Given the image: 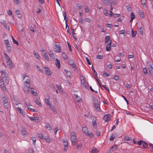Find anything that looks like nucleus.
Masks as SVG:
<instances>
[{
  "label": "nucleus",
  "instance_id": "nucleus-1",
  "mask_svg": "<svg viewBox=\"0 0 153 153\" xmlns=\"http://www.w3.org/2000/svg\"><path fill=\"white\" fill-rule=\"evenodd\" d=\"M82 130L85 134L88 136L89 137L93 138L94 137V135L92 132L90 131H89L87 127H82Z\"/></svg>",
  "mask_w": 153,
  "mask_h": 153
},
{
  "label": "nucleus",
  "instance_id": "nucleus-2",
  "mask_svg": "<svg viewBox=\"0 0 153 153\" xmlns=\"http://www.w3.org/2000/svg\"><path fill=\"white\" fill-rule=\"evenodd\" d=\"M53 51L56 53H60L61 51V48L59 44L56 43L53 47Z\"/></svg>",
  "mask_w": 153,
  "mask_h": 153
},
{
  "label": "nucleus",
  "instance_id": "nucleus-3",
  "mask_svg": "<svg viewBox=\"0 0 153 153\" xmlns=\"http://www.w3.org/2000/svg\"><path fill=\"white\" fill-rule=\"evenodd\" d=\"M30 87V82H24V90L26 94H28L29 93V89Z\"/></svg>",
  "mask_w": 153,
  "mask_h": 153
},
{
  "label": "nucleus",
  "instance_id": "nucleus-4",
  "mask_svg": "<svg viewBox=\"0 0 153 153\" xmlns=\"http://www.w3.org/2000/svg\"><path fill=\"white\" fill-rule=\"evenodd\" d=\"M71 138L73 142L72 145L73 146H74L75 145V143L76 140V135L75 133L73 132L71 133Z\"/></svg>",
  "mask_w": 153,
  "mask_h": 153
},
{
  "label": "nucleus",
  "instance_id": "nucleus-5",
  "mask_svg": "<svg viewBox=\"0 0 153 153\" xmlns=\"http://www.w3.org/2000/svg\"><path fill=\"white\" fill-rule=\"evenodd\" d=\"M62 13L63 14V15L64 17V19L65 20V23L66 25V29H67V27H68V25L67 24V20L68 19L66 17V12L65 11H63L62 12ZM67 31H68V29L67 30Z\"/></svg>",
  "mask_w": 153,
  "mask_h": 153
},
{
  "label": "nucleus",
  "instance_id": "nucleus-6",
  "mask_svg": "<svg viewBox=\"0 0 153 153\" xmlns=\"http://www.w3.org/2000/svg\"><path fill=\"white\" fill-rule=\"evenodd\" d=\"M81 82L82 86L85 88H86L88 85V82L84 79L82 77L81 79Z\"/></svg>",
  "mask_w": 153,
  "mask_h": 153
},
{
  "label": "nucleus",
  "instance_id": "nucleus-7",
  "mask_svg": "<svg viewBox=\"0 0 153 153\" xmlns=\"http://www.w3.org/2000/svg\"><path fill=\"white\" fill-rule=\"evenodd\" d=\"M22 78L24 80V82H30V80L28 76L25 74L23 75Z\"/></svg>",
  "mask_w": 153,
  "mask_h": 153
},
{
  "label": "nucleus",
  "instance_id": "nucleus-8",
  "mask_svg": "<svg viewBox=\"0 0 153 153\" xmlns=\"http://www.w3.org/2000/svg\"><path fill=\"white\" fill-rule=\"evenodd\" d=\"M29 119L32 121H34V122L36 123H38L39 121V118L38 117H29Z\"/></svg>",
  "mask_w": 153,
  "mask_h": 153
},
{
  "label": "nucleus",
  "instance_id": "nucleus-9",
  "mask_svg": "<svg viewBox=\"0 0 153 153\" xmlns=\"http://www.w3.org/2000/svg\"><path fill=\"white\" fill-rule=\"evenodd\" d=\"M74 97L75 100L77 102L79 103H81L82 102V100L80 97L78 96V95L74 94Z\"/></svg>",
  "mask_w": 153,
  "mask_h": 153
},
{
  "label": "nucleus",
  "instance_id": "nucleus-10",
  "mask_svg": "<svg viewBox=\"0 0 153 153\" xmlns=\"http://www.w3.org/2000/svg\"><path fill=\"white\" fill-rule=\"evenodd\" d=\"M147 66L148 67V69L149 71L150 74L153 76V68L151 65L148 64Z\"/></svg>",
  "mask_w": 153,
  "mask_h": 153
},
{
  "label": "nucleus",
  "instance_id": "nucleus-11",
  "mask_svg": "<svg viewBox=\"0 0 153 153\" xmlns=\"http://www.w3.org/2000/svg\"><path fill=\"white\" fill-rule=\"evenodd\" d=\"M97 119L95 117H94L92 121V124L93 127L95 128H97Z\"/></svg>",
  "mask_w": 153,
  "mask_h": 153
},
{
  "label": "nucleus",
  "instance_id": "nucleus-12",
  "mask_svg": "<svg viewBox=\"0 0 153 153\" xmlns=\"http://www.w3.org/2000/svg\"><path fill=\"white\" fill-rule=\"evenodd\" d=\"M91 153H97L98 150L95 147H93L90 149Z\"/></svg>",
  "mask_w": 153,
  "mask_h": 153
},
{
  "label": "nucleus",
  "instance_id": "nucleus-13",
  "mask_svg": "<svg viewBox=\"0 0 153 153\" xmlns=\"http://www.w3.org/2000/svg\"><path fill=\"white\" fill-rule=\"evenodd\" d=\"M109 116L110 115L109 114H106L103 117V120L106 122L109 121L110 119Z\"/></svg>",
  "mask_w": 153,
  "mask_h": 153
},
{
  "label": "nucleus",
  "instance_id": "nucleus-14",
  "mask_svg": "<svg viewBox=\"0 0 153 153\" xmlns=\"http://www.w3.org/2000/svg\"><path fill=\"white\" fill-rule=\"evenodd\" d=\"M1 73L3 78H7L8 76V75L5 71H1Z\"/></svg>",
  "mask_w": 153,
  "mask_h": 153
},
{
  "label": "nucleus",
  "instance_id": "nucleus-15",
  "mask_svg": "<svg viewBox=\"0 0 153 153\" xmlns=\"http://www.w3.org/2000/svg\"><path fill=\"white\" fill-rule=\"evenodd\" d=\"M47 97L48 99H44V101L46 105H47L49 106L51 104L50 103V102L49 100V99H50V97H49V96L48 95V96Z\"/></svg>",
  "mask_w": 153,
  "mask_h": 153
},
{
  "label": "nucleus",
  "instance_id": "nucleus-16",
  "mask_svg": "<svg viewBox=\"0 0 153 153\" xmlns=\"http://www.w3.org/2000/svg\"><path fill=\"white\" fill-rule=\"evenodd\" d=\"M46 74L48 76H50L51 74V72L48 70L47 67H44Z\"/></svg>",
  "mask_w": 153,
  "mask_h": 153
},
{
  "label": "nucleus",
  "instance_id": "nucleus-17",
  "mask_svg": "<svg viewBox=\"0 0 153 153\" xmlns=\"http://www.w3.org/2000/svg\"><path fill=\"white\" fill-rule=\"evenodd\" d=\"M111 40L110 41L108 44L106 46V50L107 51H110L111 50L110 48L111 47Z\"/></svg>",
  "mask_w": 153,
  "mask_h": 153
},
{
  "label": "nucleus",
  "instance_id": "nucleus-18",
  "mask_svg": "<svg viewBox=\"0 0 153 153\" xmlns=\"http://www.w3.org/2000/svg\"><path fill=\"white\" fill-rule=\"evenodd\" d=\"M17 110L20 113L22 116H24L25 115V114L24 113L23 110L22 109L18 107L16 108Z\"/></svg>",
  "mask_w": 153,
  "mask_h": 153
},
{
  "label": "nucleus",
  "instance_id": "nucleus-19",
  "mask_svg": "<svg viewBox=\"0 0 153 153\" xmlns=\"http://www.w3.org/2000/svg\"><path fill=\"white\" fill-rule=\"evenodd\" d=\"M65 71L66 73L67 76L68 77L70 78H71L72 77V75L71 72L70 71H67L66 70H65Z\"/></svg>",
  "mask_w": 153,
  "mask_h": 153
},
{
  "label": "nucleus",
  "instance_id": "nucleus-20",
  "mask_svg": "<svg viewBox=\"0 0 153 153\" xmlns=\"http://www.w3.org/2000/svg\"><path fill=\"white\" fill-rule=\"evenodd\" d=\"M56 65L58 68H59L60 67V65L59 60L57 58L56 59L55 62Z\"/></svg>",
  "mask_w": 153,
  "mask_h": 153
},
{
  "label": "nucleus",
  "instance_id": "nucleus-21",
  "mask_svg": "<svg viewBox=\"0 0 153 153\" xmlns=\"http://www.w3.org/2000/svg\"><path fill=\"white\" fill-rule=\"evenodd\" d=\"M48 54L49 55L50 57L53 59H55V57L54 56V54H53L52 51H49Z\"/></svg>",
  "mask_w": 153,
  "mask_h": 153
},
{
  "label": "nucleus",
  "instance_id": "nucleus-22",
  "mask_svg": "<svg viewBox=\"0 0 153 153\" xmlns=\"http://www.w3.org/2000/svg\"><path fill=\"white\" fill-rule=\"evenodd\" d=\"M0 23L3 25L5 28H7L8 27L7 24L6 23V22L4 20H1L0 21Z\"/></svg>",
  "mask_w": 153,
  "mask_h": 153
},
{
  "label": "nucleus",
  "instance_id": "nucleus-23",
  "mask_svg": "<svg viewBox=\"0 0 153 153\" xmlns=\"http://www.w3.org/2000/svg\"><path fill=\"white\" fill-rule=\"evenodd\" d=\"M45 128L49 130H51V127L49 123H47L45 124Z\"/></svg>",
  "mask_w": 153,
  "mask_h": 153
},
{
  "label": "nucleus",
  "instance_id": "nucleus-24",
  "mask_svg": "<svg viewBox=\"0 0 153 153\" xmlns=\"http://www.w3.org/2000/svg\"><path fill=\"white\" fill-rule=\"evenodd\" d=\"M116 135V134L115 133L112 134L110 138V140L113 141L115 138Z\"/></svg>",
  "mask_w": 153,
  "mask_h": 153
},
{
  "label": "nucleus",
  "instance_id": "nucleus-25",
  "mask_svg": "<svg viewBox=\"0 0 153 153\" xmlns=\"http://www.w3.org/2000/svg\"><path fill=\"white\" fill-rule=\"evenodd\" d=\"M7 62L10 68H13L14 65L12 64L11 60Z\"/></svg>",
  "mask_w": 153,
  "mask_h": 153
},
{
  "label": "nucleus",
  "instance_id": "nucleus-26",
  "mask_svg": "<svg viewBox=\"0 0 153 153\" xmlns=\"http://www.w3.org/2000/svg\"><path fill=\"white\" fill-rule=\"evenodd\" d=\"M33 54L35 58L38 59H40V57L38 53L34 51L33 52Z\"/></svg>",
  "mask_w": 153,
  "mask_h": 153
},
{
  "label": "nucleus",
  "instance_id": "nucleus-27",
  "mask_svg": "<svg viewBox=\"0 0 153 153\" xmlns=\"http://www.w3.org/2000/svg\"><path fill=\"white\" fill-rule=\"evenodd\" d=\"M2 100L3 104L8 102V100L5 97L2 98Z\"/></svg>",
  "mask_w": 153,
  "mask_h": 153
},
{
  "label": "nucleus",
  "instance_id": "nucleus-28",
  "mask_svg": "<svg viewBox=\"0 0 153 153\" xmlns=\"http://www.w3.org/2000/svg\"><path fill=\"white\" fill-rule=\"evenodd\" d=\"M1 88L4 91H6V89L5 87L4 86V84H1L0 85Z\"/></svg>",
  "mask_w": 153,
  "mask_h": 153
},
{
  "label": "nucleus",
  "instance_id": "nucleus-29",
  "mask_svg": "<svg viewBox=\"0 0 153 153\" xmlns=\"http://www.w3.org/2000/svg\"><path fill=\"white\" fill-rule=\"evenodd\" d=\"M143 146V148H146L147 147L148 145L144 141H143V142L142 143Z\"/></svg>",
  "mask_w": 153,
  "mask_h": 153
},
{
  "label": "nucleus",
  "instance_id": "nucleus-30",
  "mask_svg": "<svg viewBox=\"0 0 153 153\" xmlns=\"http://www.w3.org/2000/svg\"><path fill=\"white\" fill-rule=\"evenodd\" d=\"M138 31L141 34H143V29L142 27H138Z\"/></svg>",
  "mask_w": 153,
  "mask_h": 153
},
{
  "label": "nucleus",
  "instance_id": "nucleus-31",
  "mask_svg": "<svg viewBox=\"0 0 153 153\" xmlns=\"http://www.w3.org/2000/svg\"><path fill=\"white\" fill-rule=\"evenodd\" d=\"M35 102L36 104L38 105L40 107H41L42 106V105L38 99L36 100L35 101Z\"/></svg>",
  "mask_w": 153,
  "mask_h": 153
},
{
  "label": "nucleus",
  "instance_id": "nucleus-32",
  "mask_svg": "<svg viewBox=\"0 0 153 153\" xmlns=\"http://www.w3.org/2000/svg\"><path fill=\"white\" fill-rule=\"evenodd\" d=\"M21 132L22 134L23 135H26L27 134V132L24 129H22L21 130Z\"/></svg>",
  "mask_w": 153,
  "mask_h": 153
},
{
  "label": "nucleus",
  "instance_id": "nucleus-33",
  "mask_svg": "<svg viewBox=\"0 0 153 153\" xmlns=\"http://www.w3.org/2000/svg\"><path fill=\"white\" fill-rule=\"evenodd\" d=\"M50 109L53 111L55 112L56 111V108L54 107L53 106L51 105V104L49 105Z\"/></svg>",
  "mask_w": 153,
  "mask_h": 153
},
{
  "label": "nucleus",
  "instance_id": "nucleus-34",
  "mask_svg": "<svg viewBox=\"0 0 153 153\" xmlns=\"http://www.w3.org/2000/svg\"><path fill=\"white\" fill-rule=\"evenodd\" d=\"M76 7L78 10H80L82 7V5L79 3L76 4Z\"/></svg>",
  "mask_w": 153,
  "mask_h": 153
},
{
  "label": "nucleus",
  "instance_id": "nucleus-35",
  "mask_svg": "<svg viewBox=\"0 0 153 153\" xmlns=\"http://www.w3.org/2000/svg\"><path fill=\"white\" fill-rule=\"evenodd\" d=\"M72 33L73 37V38H74V39H76L77 38V36L76 35V33H74V31H73V30H72Z\"/></svg>",
  "mask_w": 153,
  "mask_h": 153
},
{
  "label": "nucleus",
  "instance_id": "nucleus-36",
  "mask_svg": "<svg viewBox=\"0 0 153 153\" xmlns=\"http://www.w3.org/2000/svg\"><path fill=\"white\" fill-rule=\"evenodd\" d=\"M68 63L70 65H71L74 64V62L73 60L70 59L68 60Z\"/></svg>",
  "mask_w": 153,
  "mask_h": 153
},
{
  "label": "nucleus",
  "instance_id": "nucleus-37",
  "mask_svg": "<svg viewBox=\"0 0 153 153\" xmlns=\"http://www.w3.org/2000/svg\"><path fill=\"white\" fill-rule=\"evenodd\" d=\"M71 67L74 70H77V67L75 64L74 63L72 65H71Z\"/></svg>",
  "mask_w": 153,
  "mask_h": 153
},
{
  "label": "nucleus",
  "instance_id": "nucleus-38",
  "mask_svg": "<svg viewBox=\"0 0 153 153\" xmlns=\"http://www.w3.org/2000/svg\"><path fill=\"white\" fill-rule=\"evenodd\" d=\"M137 34L136 31H134L133 30H132V36L133 37H135Z\"/></svg>",
  "mask_w": 153,
  "mask_h": 153
},
{
  "label": "nucleus",
  "instance_id": "nucleus-39",
  "mask_svg": "<svg viewBox=\"0 0 153 153\" xmlns=\"http://www.w3.org/2000/svg\"><path fill=\"white\" fill-rule=\"evenodd\" d=\"M62 56L63 58L65 59H67V57L66 54L64 53H62Z\"/></svg>",
  "mask_w": 153,
  "mask_h": 153
},
{
  "label": "nucleus",
  "instance_id": "nucleus-40",
  "mask_svg": "<svg viewBox=\"0 0 153 153\" xmlns=\"http://www.w3.org/2000/svg\"><path fill=\"white\" fill-rule=\"evenodd\" d=\"M41 54L43 56L47 55L46 51L45 50H42L41 51Z\"/></svg>",
  "mask_w": 153,
  "mask_h": 153
},
{
  "label": "nucleus",
  "instance_id": "nucleus-41",
  "mask_svg": "<svg viewBox=\"0 0 153 153\" xmlns=\"http://www.w3.org/2000/svg\"><path fill=\"white\" fill-rule=\"evenodd\" d=\"M110 37L108 36H106L105 37V41L106 43H107L110 40Z\"/></svg>",
  "mask_w": 153,
  "mask_h": 153
},
{
  "label": "nucleus",
  "instance_id": "nucleus-42",
  "mask_svg": "<svg viewBox=\"0 0 153 153\" xmlns=\"http://www.w3.org/2000/svg\"><path fill=\"white\" fill-rule=\"evenodd\" d=\"M143 71L145 75H146L147 74V69L146 67L143 68Z\"/></svg>",
  "mask_w": 153,
  "mask_h": 153
},
{
  "label": "nucleus",
  "instance_id": "nucleus-43",
  "mask_svg": "<svg viewBox=\"0 0 153 153\" xmlns=\"http://www.w3.org/2000/svg\"><path fill=\"white\" fill-rule=\"evenodd\" d=\"M4 41L5 44L6 46H9L10 45L9 41L8 40H4Z\"/></svg>",
  "mask_w": 153,
  "mask_h": 153
},
{
  "label": "nucleus",
  "instance_id": "nucleus-44",
  "mask_svg": "<svg viewBox=\"0 0 153 153\" xmlns=\"http://www.w3.org/2000/svg\"><path fill=\"white\" fill-rule=\"evenodd\" d=\"M103 57V56L102 55H98L97 56V59H102Z\"/></svg>",
  "mask_w": 153,
  "mask_h": 153
},
{
  "label": "nucleus",
  "instance_id": "nucleus-45",
  "mask_svg": "<svg viewBox=\"0 0 153 153\" xmlns=\"http://www.w3.org/2000/svg\"><path fill=\"white\" fill-rule=\"evenodd\" d=\"M146 0H141V4L143 5H146Z\"/></svg>",
  "mask_w": 153,
  "mask_h": 153
},
{
  "label": "nucleus",
  "instance_id": "nucleus-46",
  "mask_svg": "<svg viewBox=\"0 0 153 153\" xmlns=\"http://www.w3.org/2000/svg\"><path fill=\"white\" fill-rule=\"evenodd\" d=\"M63 147L65 146H68V143L67 141L66 140H65L63 142Z\"/></svg>",
  "mask_w": 153,
  "mask_h": 153
},
{
  "label": "nucleus",
  "instance_id": "nucleus-47",
  "mask_svg": "<svg viewBox=\"0 0 153 153\" xmlns=\"http://www.w3.org/2000/svg\"><path fill=\"white\" fill-rule=\"evenodd\" d=\"M131 19H134L135 18V16L133 12H131L130 14Z\"/></svg>",
  "mask_w": 153,
  "mask_h": 153
},
{
  "label": "nucleus",
  "instance_id": "nucleus-48",
  "mask_svg": "<svg viewBox=\"0 0 153 153\" xmlns=\"http://www.w3.org/2000/svg\"><path fill=\"white\" fill-rule=\"evenodd\" d=\"M31 140L33 142V144L35 145V144L36 141V138L34 137H32L31 138Z\"/></svg>",
  "mask_w": 153,
  "mask_h": 153
},
{
  "label": "nucleus",
  "instance_id": "nucleus-49",
  "mask_svg": "<svg viewBox=\"0 0 153 153\" xmlns=\"http://www.w3.org/2000/svg\"><path fill=\"white\" fill-rule=\"evenodd\" d=\"M109 76V74L105 72H104L103 73V76L104 77H105L106 76Z\"/></svg>",
  "mask_w": 153,
  "mask_h": 153
},
{
  "label": "nucleus",
  "instance_id": "nucleus-50",
  "mask_svg": "<svg viewBox=\"0 0 153 153\" xmlns=\"http://www.w3.org/2000/svg\"><path fill=\"white\" fill-rule=\"evenodd\" d=\"M12 38L13 41V42L14 43L16 44L17 45H18V42L14 39L13 36H12Z\"/></svg>",
  "mask_w": 153,
  "mask_h": 153
},
{
  "label": "nucleus",
  "instance_id": "nucleus-51",
  "mask_svg": "<svg viewBox=\"0 0 153 153\" xmlns=\"http://www.w3.org/2000/svg\"><path fill=\"white\" fill-rule=\"evenodd\" d=\"M117 57H118V58L115 59V61L117 62H120L121 61V59L118 56H115V58H116Z\"/></svg>",
  "mask_w": 153,
  "mask_h": 153
},
{
  "label": "nucleus",
  "instance_id": "nucleus-52",
  "mask_svg": "<svg viewBox=\"0 0 153 153\" xmlns=\"http://www.w3.org/2000/svg\"><path fill=\"white\" fill-rule=\"evenodd\" d=\"M38 137L41 139H43L44 138H43L42 134V133L38 134Z\"/></svg>",
  "mask_w": 153,
  "mask_h": 153
},
{
  "label": "nucleus",
  "instance_id": "nucleus-53",
  "mask_svg": "<svg viewBox=\"0 0 153 153\" xmlns=\"http://www.w3.org/2000/svg\"><path fill=\"white\" fill-rule=\"evenodd\" d=\"M45 58V59L47 61H49V57L48 55H45L43 56Z\"/></svg>",
  "mask_w": 153,
  "mask_h": 153
},
{
  "label": "nucleus",
  "instance_id": "nucleus-54",
  "mask_svg": "<svg viewBox=\"0 0 153 153\" xmlns=\"http://www.w3.org/2000/svg\"><path fill=\"white\" fill-rule=\"evenodd\" d=\"M85 11L87 13H88L89 12V10L87 6H85Z\"/></svg>",
  "mask_w": 153,
  "mask_h": 153
},
{
  "label": "nucleus",
  "instance_id": "nucleus-55",
  "mask_svg": "<svg viewBox=\"0 0 153 153\" xmlns=\"http://www.w3.org/2000/svg\"><path fill=\"white\" fill-rule=\"evenodd\" d=\"M31 93L34 96H36L37 95L36 92H35L34 90H32L31 91Z\"/></svg>",
  "mask_w": 153,
  "mask_h": 153
},
{
  "label": "nucleus",
  "instance_id": "nucleus-56",
  "mask_svg": "<svg viewBox=\"0 0 153 153\" xmlns=\"http://www.w3.org/2000/svg\"><path fill=\"white\" fill-rule=\"evenodd\" d=\"M85 22L89 23L91 22V20L88 18H86L85 19Z\"/></svg>",
  "mask_w": 153,
  "mask_h": 153
},
{
  "label": "nucleus",
  "instance_id": "nucleus-57",
  "mask_svg": "<svg viewBox=\"0 0 153 153\" xmlns=\"http://www.w3.org/2000/svg\"><path fill=\"white\" fill-rule=\"evenodd\" d=\"M82 146V145L81 144H79L76 147V149L77 150L79 149Z\"/></svg>",
  "mask_w": 153,
  "mask_h": 153
},
{
  "label": "nucleus",
  "instance_id": "nucleus-58",
  "mask_svg": "<svg viewBox=\"0 0 153 153\" xmlns=\"http://www.w3.org/2000/svg\"><path fill=\"white\" fill-rule=\"evenodd\" d=\"M125 30H122L120 31L119 34H124L125 33Z\"/></svg>",
  "mask_w": 153,
  "mask_h": 153
},
{
  "label": "nucleus",
  "instance_id": "nucleus-59",
  "mask_svg": "<svg viewBox=\"0 0 153 153\" xmlns=\"http://www.w3.org/2000/svg\"><path fill=\"white\" fill-rule=\"evenodd\" d=\"M45 141L48 142V143H50L51 142V140L48 137L45 138Z\"/></svg>",
  "mask_w": 153,
  "mask_h": 153
},
{
  "label": "nucleus",
  "instance_id": "nucleus-60",
  "mask_svg": "<svg viewBox=\"0 0 153 153\" xmlns=\"http://www.w3.org/2000/svg\"><path fill=\"white\" fill-rule=\"evenodd\" d=\"M143 142V140H140L137 143V144L139 145V146H140L142 144V143Z\"/></svg>",
  "mask_w": 153,
  "mask_h": 153
},
{
  "label": "nucleus",
  "instance_id": "nucleus-61",
  "mask_svg": "<svg viewBox=\"0 0 153 153\" xmlns=\"http://www.w3.org/2000/svg\"><path fill=\"white\" fill-rule=\"evenodd\" d=\"M86 59L87 61V62L88 63V64L89 65H90L91 64V62L90 61V60L87 57H86Z\"/></svg>",
  "mask_w": 153,
  "mask_h": 153
},
{
  "label": "nucleus",
  "instance_id": "nucleus-62",
  "mask_svg": "<svg viewBox=\"0 0 153 153\" xmlns=\"http://www.w3.org/2000/svg\"><path fill=\"white\" fill-rule=\"evenodd\" d=\"M68 149V146H65L63 147V150L65 151H66Z\"/></svg>",
  "mask_w": 153,
  "mask_h": 153
},
{
  "label": "nucleus",
  "instance_id": "nucleus-63",
  "mask_svg": "<svg viewBox=\"0 0 153 153\" xmlns=\"http://www.w3.org/2000/svg\"><path fill=\"white\" fill-rule=\"evenodd\" d=\"M7 49L8 51H10L11 50V47L10 45L6 46Z\"/></svg>",
  "mask_w": 153,
  "mask_h": 153
},
{
  "label": "nucleus",
  "instance_id": "nucleus-64",
  "mask_svg": "<svg viewBox=\"0 0 153 153\" xmlns=\"http://www.w3.org/2000/svg\"><path fill=\"white\" fill-rule=\"evenodd\" d=\"M94 105H98V101L97 100H95L94 101Z\"/></svg>",
  "mask_w": 153,
  "mask_h": 153
}]
</instances>
